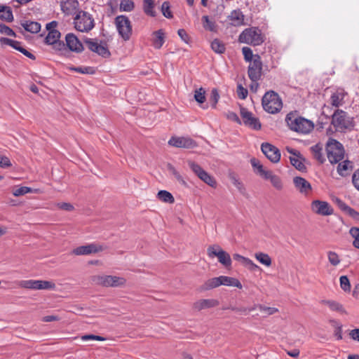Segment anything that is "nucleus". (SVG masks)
Here are the masks:
<instances>
[{
    "instance_id": "obj_58",
    "label": "nucleus",
    "mask_w": 359,
    "mask_h": 359,
    "mask_svg": "<svg viewBox=\"0 0 359 359\" xmlns=\"http://www.w3.org/2000/svg\"><path fill=\"white\" fill-rule=\"evenodd\" d=\"M337 205L339 207V208L342 211H344L345 213H346L347 215L349 213V212L352 209V208H351L350 206L346 205L344 202H343L340 199H337Z\"/></svg>"
},
{
    "instance_id": "obj_52",
    "label": "nucleus",
    "mask_w": 359,
    "mask_h": 359,
    "mask_svg": "<svg viewBox=\"0 0 359 359\" xmlns=\"http://www.w3.org/2000/svg\"><path fill=\"white\" fill-rule=\"evenodd\" d=\"M32 192H33V190L32 189V188L27 187H21L15 189L13 191V194L15 196H20L25 195L27 193H32Z\"/></svg>"
},
{
    "instance_id": "obj_49",
    "label": "nucleus",
    "mask_w": 359,
    "mask_h": 359,
    "mask_svg": "<svg viewBox=\"0 0 359 359\" xmlns=\"http://www.w3.org/2000/svg\"><path fill=\"white\" fill-rule=\"evenodd\" d=\"M205 90L201 88L195 90L194 98L199 104H203L205 101Z\"/></svg>"
},
{
    "instance_id": "obj_53",
    "label": "nucleus",
    "mask_w": 359,
    "mask_h": 359,
    "mask_svg": "<svg viewBox=\"0 0 359 359\" xmlns=\"http://www.w3.org/2000/svg\"><path fill=\"white\" fill-rule=\"evenodd\" d=\"M236 93L238 95V97L241 100H245L248 94V90L244 88L242 84H238L237 86V90Z\"/></svg>"
},
{
    "instance_id": "obj_63",
    "label": "nucleus",
    "mask_w": 359,
    "mask_h": 359,
    "mask_svg": "<svg viewBox=\"0 0 359 359\" xmlns=\"http://www.w3.org/2000/svg\"><path fill=\"white\" fill-rule=\"evenodd\" d=\"M352 182L355 188L359 191V168L353 173Z\"/></svg>"
},
{
    "instance_id": "obj_57",
    "label": "nucleus",
    "mask_w": 359,
    "mask_h": 359,
    "mask_svg": "<svg viewBox=\"0 0 359 359\" xmlns=\"http://www.w3.org/2000/svg\"><path fill=\"white\" fill-rule=\"evenodd\" d=\"M97 340V341H104L105 339L103 337L94 335V334H86L81 336V340L88 341V340Z\"/></svg>"
},
{
    "instance_id": "obj_42",
    "label": "nucleus",
    "mask_w": 359,
    "mask_h": 359,
    "mask_svg": "<svg viewBox=\"0 0 359 359\" xmlns=\"http://www.w3.org/2000/svg\"><path fill=\"white\" fill-rule=\"evenodd\" d=\"M211 48L214 52L219 54L224 53L226 50L224 44L217 39L212 41Z\"/></svg>"
},
{
    "instance_id": "obj_12",
    "label": "nucleus",
    "mask_w": 359,
    "mask_h": 359,
    "mask_svg": "<svg viewBox=\"0 0 359 359\" xmlns=\"http://www.w3.org/2000/svg\"><path fill=\"white\" fill-rule=\"evenodd\" d=\"M311 209L316 214L328 216L333 214V208L327 201L314 200L311 203Z\"/></svg>"
},
{
    "instance_id": "obj_4",
    "label": "nucleus",
    "mask_w": 359,
    "mask_h": 359,
    "mask_svg": "<svg viewBox=\"0 0 359 359\" xmlns=\"http://www.w3.org/2000/svg\"><path fill=\"white\" fill-rule=\"evenodd\" d=\"M327 157L332 164L340 162L344 158V148L339 141L330 139L326 144Z\"/></svg>"
},
{
    "instance_id": "obj_17",
    "label": "nucleus",
    "mask_w": 359,
    "mask_h": 359,
    "mask_svg": "<svg viewBox=\"0 0 359 359\" xmlns=\"http://www.w3.org/2000/svg\"><path fill=\"white\" fill-rule=\"evenodd\" d=\"M104 250V248L102 245L96 243H90L76 248L73 250L72 253L75 255H88L101 252Z\"/></svg>"
},
{
    "instance_id": "obj_36",
    "label": "nucleus",
    "mask_w": 359,
    "mask_h": 359,
    "mask_svg": "<svg viewBox=\"0 0 359 359\" xmlns=\"http://www.w3.org/2000/svg\"><path fill=\"white\" fill-rule=\"evenodd\" d=\"M255 309H258L262 313H264V316L273 315L278 311V309L275 307H269L262 304H258L255 307L250 309L249 311H252Z\"/></svg>"
},
{
    "instance_id": "obj_5",
    "label": "nucleus",
    "mask_w": 359,
    "mask_h": 359,
    "mask_svg": "<svg viewBox=\"0 0 359 359\" xmlns=\"http://www.w3.org/2000/svg\"><path fill=\"white\" fill-rule=\"evenodd\" d=\"M73 22L75 29L81 32H88L95 27L93 15L84 11H78Z\"/></svg>"
},
{
    "instance_id": "obj_9",
    "label": "nucleus",
    "mask_w": 359,
    "mask_h": 359,
    "mask_svg": "<svg viewBox=\"0 0 359 359\" xmlns=\"http://www.w3.org/2000/svg\"><path fill=\"white\" fill-rule=\"evenodd\" d=\"M207 253L209 257H217L220 264L226 268L231 265V259L229 253L222 249L218 245H210L208 248Z\"/></svg>"
},
{
    "instance_id": "obj_13",
    "label": "nucleus",
    "mask_w": 359,
    "mask_h": 359,
    "mask_svg": "<svg viewBox=\"0 0 359 359\" xmlns=\"http://www.w3.org/2000/svg\"><path fill=\"white\" fill-rule=\"evenodd\" d=\"M261 149L266 157L273 163H278L280 158V152L273 145L264 142L261 145Z\"/></svg>"
},
{
    "instance_id": "obj_21",
    "label": "nucleus",
    "mask_w": 359,
    "mask_h": 359,
    "mask_svg": "<svg viewBox=\"0 0 359 359\" xmlns=\"http://www.w3.org/2000/svg\"><path fill=\"white\" fill-rule=\"evenodd\" d=\"M287 151L292 154V156H290V161L291 164L298 170L304 171L306 170V166L304 165L299 151L293 149L292 148H287Z\"/></svg>"
},
{
    "instance_id": "obj_48",
    "label": "nucleus",
    "mask_w": 359,
    "mask_h": 359,
    "mask_svg": "<svg viewBox=\"0 0 359 359\" xmlns=\"http://www.w3.org/2000/svg\"><path fill=\"white\" fill-rule=\"evenodd\" d=\"M161 10L162 14L166 18H172V13L170 11V3L168 1H164L163 3V4L161 5Z\"/></svg>"
},
{
    "instance_id": "obj_24",
    "label": "nucleus",
    "mask_w": 359,
    "mask_h": 359,
    "mask_svg": "<svg viewBox=\"0 0 359 359\" xmlns=\"http://www.w3.org/2000/svg\"><path fill=\"white\" fill-rule=\"evenodd\" d=\"M346 95V93L344 91V89H338L335 93H334L331 95V104L336 107L342 105Z\"/></svg>"
},
{
    "instance_id": "obj_11",
    "label": "nucleus",
    "mask_w": 359,
    "mask_h": 359,
    "mask_svg": "<svg viewBox=\"0 0 359 359\" xmlns=\"http://www.w3.org/2000/svg\"><path fill=\"white\" fill-rule=\"evenodd\" d=\"M262 74V62L258 55H255L253 60L250 63L248 75L251 81H258Z\"/></svg>"
},
{
    "instance_id": "obj_20",
    "label": "nucleus",
    "mask_w": 359,
    "mask_h": 359,
    "mask_svg": "<svg viewBox=\"0 0 359 359\" xmlns=\"http://www.w3.org/2000/svg\"><path fill=\"white\" fill-rule=\"evenodd\" d=\"M79 4L77 0H60L61 10L67 15L76 14Z\"/></svg>"
},
{
    "instance_id": "obj_23",
    "label": "nucleus",
    "mask_w": 359,
    "mask_h": 359,
    "mask_svg": "<svg viewBox=\"0 0 359 359\" xmlns=\"http://www.w3.org/2000/svg\"><path fill=\"white\" fill-rule=\"evenodd\" d=\"M219 302L215 299H201L194 303V307L198 311L217 306Z\"/></svg>"
},
{
    "instance_id": "obj_47",
    "label": "nucleus",
    "mask_w": 359,
    "mask_h": 359,
    "mask_svg": "<svg viewBox=\"0 0 359 359\" xmlns=\"http://www.w3.org/2000/svg\"><path fill=\"white\" fill-rule=\"evenodd\" d=\"M219 99V94L217 89L213 88L211 90L210 96L209 98V102H210L212 108H214V109L216 108L217 103L218 102Z\"/></svg>"
},
{
    "instance_id": "obj_35",
    "label": "nucleus",
    "mask_w": 359,
    "mask_h": 359,
    "mask_svg": "<svg viewBox=\"0 0 359 359\" xmlns=\"http://www.w3.org/2000/svg\"><path fill=\"white\" fill-rule=\"evenodd\" d=\"M23 28L31 33L36 34L41 30V25L37 22L25 21L22 23Z\"/></svg>"
},
{
    "instance_id": "obj_8",
    "label": "nucleus",
    "mask_w": 359,
    "mask_h": 359,
    "mask_svg": "<svg viewBox=\"0 0 359 359\" xmlns=\"http://www.w3.org/2000/svg\"><path fill=\"white\" fill-rule=\"evenodd\" d=\"M94 284L103 287H119L126 283V279L116 276L98 275L92 277Z\"/></svg>"
},
{
    "instance_id": "obj_56",
    "label": "nucleus",
    "mask_w": 359,
    "mask_h": 359,
    "mask_svg": "<svg viewBox=\"0 0 359 359\" xmlns=\"http://www.w3.org/2000/svg\"><path fill=\"white\" fill-rule=\"evenodd\" d=\"M169 171L174 175V177L177 179V181L184 183V181L182 177V175L180 174L179 172L177 171V170L170 164L168 165Z\"/></svg>"
},
{
    "instance_id": "obj_16",
    "label": "nucleus",
    "mask_w": 359,
    "mask_h": 359,
    "mask_svg": "<svg viewBox=\"0 0 359 359\" xmlns=\"http://www.w3.org/2000/svg\"><path fill=\"white\" fill-rule=\"evenodd\" d=\"M241 116L244 124L254 130H259L261 123L257 118L253 116L252 112L245 108L241 109Z\"/></svg>"
},
{
    "instance_id": "obj_10",
    "label": "nucleus",
    "mask_w": 359,
    "mask_h": 359,
    "mask_svg": "<svg viewBox=\"0 0 359 359\" xmlns=\"http://www.w3.org/2000/svg\"><path fill=\"white\" fill-rule=\"evenodd\" d=\"M188 165L190 169L194 172L196 175H197L200 180L212 187H216L217 182L215 178L208 174L206 171H205L201 165L191 161L188 162Z\"/></svg>"
},
{
    "instance_id": "obj_22",
    "label": "nucleus",
    "mask_w": 359,
    "mask_h": 359,
    "mask_svg": "<svg viewBox=\"0 0 359 359\" xmlns=\"http://www.w3.org/2000/svg\"><path fill=\"white\" fill-rule=\"evenodd\" d=\"M228 18L230 24L233 26L238 27L244 25L245 16L239 9L231 11Z\"/></svg>"
},
{
    "instance_id": "obj_50",
    "label": "nucleus",
    "mask_w": 359,
    "mask_h": 359,
    "mask_svg": "<svg viewBox=\"0 0 359 359\" xmlns=\"http://www.w3.org/2000/svg\"><path fill=\"white\" fill-rule=\"evenodd\" d=\"M242 53L245 61L251 62L253 60L255 56L250 48L246 46L243 47L242 48Z\"/></svg>"
},
{
    "instance_id": "obj_64",
    "label": "nucleus",
    "mask_w": 359,
    "mask_h": 359,
    "mask_svg": "<svg viewBox=\"0 0 359 359\" xmlns=\"http://www.w3.org/2000/svg\"><path fill=\"white\" fill-rule=\"evenodd\" d=\"M350 337L359 342V329H353L349 332Z\"/></svg>"
},
{
    "instance_id": "obj_45",
    "label": "nucleus",
    "mask_w": 359,
    "mask_h": 359,
    "mask_svg": "<svg viewBox=\"0 0 359 359\" xmlns=\"http://www.w3.org/2000/svg\"><path fill=\"white\" fill-rule=\"evenodd\" d=\"M135 7L134 2L132 0H121L120 3V10L121 11L130 12Z\"/></svg>"
},
{
    "instance_id": "obj_28",
    "label": "nucleus",
    "mask_w": 359,
    "mask_h": 359,
    "mask_svg": "<svg viewBox=\"0 0 359 359\" xmlns=\"http://www.w3.org/2000/svg\"><path fill=\"white\" fill-rule=\"evenodd\" d=\"M154 36L152 43L156 49H160L165 42V34L162 29H158L153 33Z\"/></svg>"
},
{
    "instance_id": "obj_51",
    "label": "nucleus",
    "mask_w": 359,
    "mask_h": 359,
    "mask_svg": "<svg viewBox=\"0 0 359 359\" xmlns=\"http://www.w3.org/2000/svg\"><path fill=\"white\" fill-rule=\"evenodd\" d=\"M339 280L340 286L344 291L347 292L351 290V284L346 276H341Z\"/></svg>"
},
{
    "instance_id": "obj_41",
    "label": "nucleus",
    "mask_w": 359,
    "mask_h": 359,
    "mask_svg": "<svg viewBox=\"0 0 359 359\" xmlns=\"http://www.w3.org/2000/svg\"><path fill=\"white\" fill-rule=\"evenodd\" d=\"M203 25L205 29L210 32H217V25L215 22L210 20L208 15L202 17Z\"/></svg>"
},
{
    "instance_id": "obj_3",
    "label": "nucleus",
    "mask_w": 359,
    "mask_h": 359,
    "mask_svg": "<svg viewBox=\"0 0 359 359\" xmlns=\"http://www.w3.org/2000/svg\"><path fill=\"white\" fill-rule=\"evenodd\" d=\"M238 41L241 43L253 46L261 45L264 41L261 29L256 27L245 29L239 35Z\"/></svg>"
},
{
    "instance_id": "obj_55",
    "label": "nucleus",
    "mask_w": 359,
    "mask_h": 359,
    "mask_svg": "<svg viewBox=\"0 0 359 359\" xmlns=\"http://www.w3.org/2000/svg\"><path fill=\"white\" fill-rule=\"evenodd\" d=\"M70 69L72 70V71H74L76 72H79V73H81V74H93L94 72L93 69L91 67H71Z\"/></svg>"
},
{
    "instance_id": "obj_15",
    "label": "nucleus",
    "mask_w": 359,
    "mask_h": 359,
    "mask_svg": "<svg viewBox=\"0 0 359 359\" xmlns=\"http://www.w3.org/2000/svg\"><path fill=\"white\" fill-rule=\"evenodd\" d=\"M84 42L91 51L96 53L99 55L103 57H108L110 56L111 54L108 48L98 43L96 40L86 38L84 40Z\"/></svg>"
},
{
    "instance_id": "obj_60",
    "label": "nucleus",
    "mask_w": 359,
    "mask_h": 359,
    "mask_svg": "<svg viewBox=\"0 0 359 359\" xmlns=\"http://www.w3.org/2000/svg\"><path fill=\"white\" fill-rule=\"evenodd\" d=\"M11 165L10 159L4 156H0V167L3 168H8Z\"/></svg>"
},
{
    "instance_id": "obj_1",
    "label": "nucleus",
    "mask_w": 359,
    "mask_h": 359,
    "mask_svg": "<svg viewBox=\"0 0 359 359\" xmlns=\"http://www.w3.org/2000/svg\"><path fill=\"white\" fill-rule=\"evenodd\" d=\"M285 121L292 130L303 134L309 133L314 128L311 121L299 116L294 113L288 114Z\"/></svg>"
},
{
    "instance_id": "obj_7",
    "label": "nucleus",
    "mask_w": 359,
    "mask_h": 359,
    "mask_svg": "<svg viewBox=\"0 0 359 359\" xmlns=\"http://www.w3.org/2000/svg\"><path fill=\"white\" fill-rule=\"evenodd\" d=\"M332 124L337 131L344 132L352 126V121L346 112L337 109L332 116Z\"/></svg>"
},
{
    "instance_id": "obj_44",
    "label": "nucleus",
    "mask_w": 359,
    "mask_h": 359,
    "mask_svg": "<svg viewBox=\"0 0 359 359\" xmlns=\"http://www.w3.org/2000/svg\"><path fill=\"white\" fill-rule=\"evenodd\" d=\"M327 255L328 261L332 266H337L340 264L341 259L337 252L334 251H328Z\"/></svg>"
},
{
    "instance_id": "obj_40",
    "label": "nucleus",
    "mask_w": 359,
    "mask_h": 359,
    "mask_svg": "<svg viewBox=\"0 0 359 359\" xmlns=\"http://www.w3.org/2000/svg\"><path fill=\"white\" fill-rule=\"evenodd\" d=\"M143 8L144 13L151 17L156 16V12L154 10V0H144Z\"/></svg>"
},
{
    "instance_id": "obj_27",
    "label": "nucleus",
    "mask_w": 359,
    "mask_h": 359,
    "mask_svg": "<svg viewBox=\"0 0 359 359\" xmlns=\"http://www.w3.org/2000/svg\"><path fill=\"white\" fill-rule=\"evenodd\" d=\"M265 180H269L272 184V185L277 189L281 190L283 188V184L281 179L278 176L274 175L271 171L269 170L262 177Z\"/></svg>"
},
{
    "instance_id": "obj_61",
    "label": "nucleus",
    "mask_w": 359,
    "mask_h": 359,
    "mask_svg": "<svg viewBox=\"0 0 359 359\" xmlns=\"http://www.w3.org/2000/svg\"><path fill=\"white\" fill-rule=\"evenodd\" d=\"M177 34L183 41H184L186 43H189V36L184 29H180L177 31Z\"/></svg>"
},
{
    "instance_id": "obj_19",
    "label": "nucleus",
    "mask_w": 359,
    "mask_h": 359,
    "mask_svg": "<svg viewBox=\"0 0 359 359\" xmlns=\"http://www.w3.org/2000/svg\"><path fill=\"white\" fill-rule=\"evenodd\" d=\"M293 183L297 190L304 196H308L312 191L310 182L302 177H294Z\"/></svg>"
},
{
    "instance_id": "obj_14",
    "label": "nucleus",
    "mask_w": 359,
    "mask_h": 359,
    "mask_svg": "<svg viewBox=\"0 0 359 359\" xmlns=\"http://www.w3.org/2000/svg\"><path fill=\"white\" fill-rule=\"evenodd\" d=\"M168 144L177 148L192 149L196 146L194 140L187 137H172Z\"/></svg>"
},
{
    "instance_id": "obj_39",
    "label": "nucleus",
    "mask_w": 359,
    "mask_h": 359,
    "mask_svg": "<svg viewBox=\"0 0 359 359\" xmlns=\"http://www.w3.org/2000/svg\"><path fill=\"white\" fill-rule=\"evenodd\" d=\"M157 198L165 203H172L175 201L172 195L165 190L159 191L157 194Z\"/></svg>"
},
{
    "instance_id": "obj_30",
    "label": "nucleus",
    "mask_w": 359,
    "mask_h": 359,
    "mask_svg": "<svg viewBox=\"0 0 359 359\" xmlns=\"http://www.w3.org/2000/svg\"><path fill=\"white\" fill-rule=\"evenodd\" d=\"M219 279L220 285L233 286L240 289L242 288L241 283L238 279L235 278H231L226 276H220Z\"/></svg>"
},
{
    "instance_id": "obj_29",
    "label": "nucleus",
    "mask_w": 359,
    "mask_h": 359,
    "mask_svg": "<svg viewBox=\"0 0 359 359\" xmlns=\"http://www.w3.org/2000/svg\"><path fill=\"white\" fill-rule=\"evenodd\" d=\"M13 11L11 7L7 6H0V20L11 22L13 20Z\"/></svg>"
},
{
    "instance_id": "obj_32",
    "label": "nucleus",
    "mask_w": 359,
    "mask_h": 359,
    "mask_svg": "<svg viewBox=\"0 0 359 359\" xmlns=\"http://www.w3.org/2000/svg\"><path fill=\"white\" fill-rule=\"evenodd\" d=\"M219 276L212 278L206 280L203 285H202L199 290L200 291H206L220 286Z\"/></svg>"
},
{
    "instance_id": "obj_54",
    "label": "nucleus",
    "mask_w": 359,
    "mask_h": 359,
    "mask_svg": "<svg viewBox=\"0 0 359 359\" xmlns=\"http://www.w3.org/2000/svg\"><path fill=\"white\" fill-rule=\"evenodd\" d=\"M0 33L10 36H15V32L6 25L0 23Z\"/></svg>"
},
{
    "instance_id": "obj_62",
    "label": "nucleus",
    "mask_w": 359,
    "mask_h": 359,
    "mask_svg": "<svg viewBox=\"0 0 359 359\" xmlns=\"http://www.w3.org/2000/svg\"><path fill=\"white\" fill-rule=\"evenodd\" d=\"M53 48L56 50H66V43H65L63 41L58 40L57 41L53 43L52 44Z\"/></svg>"
},
{
    "instance_id": "obj_2",
    "label": "nucleus",
    "mask_w": 359,
    "mask_h": 359,
    "mask_svg": "<svg viewBox=\"0 0 359 359\" xmlns=\"http://www.w3.org/2000/svg\"><path fill=\"white\" fill-rule=\"evenodd\" d=\"M263 109L269 114H276L283 107L282 100L277 93L273 90L267 91L262 100Z\"/></svg>"
},
{
    "instance_id": "obj_31",
    "label": "nucleus",
    "mask_w": 359,
    "mask_h": 359,
    "mask_svg": "<svg viewBox=\"0 0 359 359\" xmlns=\"http://www.w3.org/2000/svg\"><path fill=\"white\" fill-rule=\"evenodd\" d=\"M311 151L315 159L319 163H323L325 158L323 154V146L320 144H316L311 147Z\"/></svg>"
},
{
    "instance_id": "obj_6",
    "label": "nucleus",
    "mask_w": 359,
    "mask_h": 359,
    "mask_svg": "<svg viewBox=\"0 0 359 359\" xmlns=\"http://www.w3.org/2000/svg\"><path fill=\"white\" fill-rule=\"evenodd\" d=\"M114 23L117 32L124 41H128L132 35V25L129 18L123 15L116 17Z\"/></svg>"
},
{
    "instance_id": "obj_34",
    "label": "nucleus",
    "mask_w": 359,
    "mask_h": 359,
    "mask_svg": "<svg viewBox=\"0 0 359 359\" xmlns=\"http://www.w3.org/2000/svg\"><path fill=\"white\" fill-rule=\"evenodd\" d=\"M250 163L254 169L255 172L262 177H263L264 175L269 171L266 170L263 165L261 164L260 161L255 158H251Z\"/></svg>"
},
{
    "instance_id": "obj_26",
    "label": "nucleus",
    "mask_w": 359,
    "mask_h": 359,
    "mask_svg": "<svg viewBox=\"0 0 359 359\" xmlns=\"http://www.w3.org/2000/svg\"><path fill=\"white\" fill-rule=\"evenodd\" d=\"M353 169V163L348 160H345L341 163L339 162L337 165V172L342 177L349 175Z\"/></svg>"
},
{
    "instance_id": "obj_33",
    "label": "nucleus",
    "mask_w": 359,
    "mask_h": 359,
    "mask_svg": "<svg viewBox=\"0 0 359 359\" xmlns=\"http://www.w3.org/2000/svg\"><path fill=\"white\" fill-rule=\"evenodd\" d=\"M322 303L323 304L327 305L330 310L333 311H337L340 313H346V310L344 309L343 305L336 301L333 300H323Z\"/></svg>"
},
{
    "instance_id": "obj_25",
    "label": "nucleus",
    "mask_w": 359,
    "mask_h": 359,
    "mask_svg": "<svg viewBox=\"0 0 359 359\" xmlns=\"http://www.w3.org/2000/svg\"><path fill=\"white\" fill-rule=\"evenodd\" d=\"M55 287V283L51 281L32 280V290H53Z\"/></svg>"
},
{
    "instance_id": "obj_37",
    "label": "nucleus",
    "mask_w": 359,
    "mask_h": 359,
    "mask_svg": "<svg viewBox=\"0 0 359 359\" xmlns=\"http://www.w3.org/2000/svg\"><path fill=\"white\" fill-rule=\"evenodd\" d=\"M255 257L257 260L259 261L262 264L268 267L271 265V258L268 254L264 252H257L255 253Z\"/></svg>"
},
{
    "instance_id": "obj_46",
    "label": "nucleus",
    "mask_w": 359,
    "mask_h": 359,
    "mask_svg": "<svg viewBox=\"0 0 359 359\" xmlns=\"http://www.w3.org/2000/svg\"><path fill=\"white\" fill-rule=\"evenodd\" d=\"M349 233L354 238L353 245L359 249V228L352 227L349 230Z\"/></svg>"
},
{
    "instance_id": "obj_43",
    "label": "nucleus",
    "mask_w": 359,
    "mask_h": 359,
    "mask_svg": "<svg viewBox=\"0 0 359 359\" xmlns=\"http://www.w3.org/2000/svg\"><path fill=\"white\" fill-rule=\"evenodd\" d=\"M15 43H13V46H11V47H13L14 49L20 51V53H22L23 55H25L29 59H32V60L36 59V57L34 55H33L32 53L29 52L27 50H26L25 48H24L23 47L21 46V43L20 41H15Z\"/></svg>"
},
{
    "instance_id": "obj_59",
    "label": "nucleus",
    "mask_w": 359,
    "mask_h": 359,
    "mask_svg": "<svg viewBox=\"0 0 359 359\" xmlns=\"http://www.w3.org/2000/svg\"><path fill=\"white\" fill-rule=\"evenodd\" d=\"M245 266H246L249 270L250 271H256L259 269V266H257L256 264H255L250 259L248 258L245 264H243Z\"/></svg>"
},
{
    "instance_id": "obj_18",
    "label": "nucleus",
    "mask_w": 359,
    "mask_h": 359,
    "mask_svg": "<svg viewBox=\"0 0 359 359\" xmlns=\"http://www.w3.org/2000/svg\"><path fill=\"white\" fill-rule=\"evenodd\" d=\"M66 46L73 52L81 53L83 50V46L77 36L69 33L65 36Z\"/></svg>"
},
{
    "instance_id": "obj_38",
    "label": "nucleus",
    "mask_w": 359,
    "mask_h": 359,
    "mask_svg": "<svg viewBox=\"0 0 359 359\" xmlns=\"http://www.w3.org/2000/svg\"><path fill=\"white\" fill-rule=\"evenodd\" d=\"M61 34L58 30H51L48 32V35L45 38L46 43L52 45L53 43L60 40Z\"/></svg>"
}]
</instances>
